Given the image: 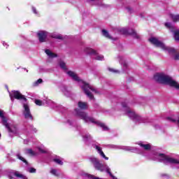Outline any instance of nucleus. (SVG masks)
I'll return each mask as SVG.
<instances>
[{
    "label": "nucleus",
    "instance_id": "nucleus-1",
    "mask_svg": "<svg viewBox=\"0 0 179 179\" xmlns=\"http://www.w3.org/2000/svg\"><path fill=\"white\" fill-rule=\"evenodd\" d=\"M66 73L68 75V76L71 78L73 80L78 83V85L80 86L86 96H87L90 100L94 99L93 94H99V92L97 91V90L80 79V78L78 76V74H76V73H75V71L67 70Z\"/></svg>",
    "mask_w": 179,
    "mask_h": 179
},
{
    "label": "nucleus",
    "instance_id": "nucleus-2",
    "mask_svg": "<svg viewBox=\"0 0 179 179\" xmlns=\"http://www.w3.org/2000/svg\"><path fill=\"white\" fill-rule=\"evenodd\" d=\"M9 96L11 101H13L15 99L17 100H23V115L26 120H33V115H31V113L30 112V107L29 106V103H27V99L20 94L19 91H11L9 92Z\"/></svg>",
    "mask_w": 179,
    "mask_h": 179
},
{
    "label": "nucleus",
    "instance_id": "nucleus-3",
    "mask_svg": "<svg viewBox=\"0 0 179 179\" xmlns=\"http://www.w3.org/2000/svg\"><path fill=\"white\" fill-rule=\"evenodd\" d=\"M148 41H150V43L152 44V45H155L158 48H161L166 52H168V54H169L170 55H173V59H175V61L179 60V52L173 48L166 46V45L163 42L159 41L157 38L151 37L148 39Z\"/></svg>",
    "mask_w": 179,
    "mask_h": 179
},
{
    "label": "nucleus",
    "instance_id": "nucleus-4",
    "mask_svg": "<svg viewBox=\"0 0 179 179\" xmlns=\"http://www.w3.org/2000/svg\"><path fill=\"white\" fill-rule=\"evenodd\" d=\"M154 80L158 82V83H162V85H168L171 87H175L177 90H179V83L173 78L164 74V73H157L154 75Z\"/></svg>",
    "mask_w": 179,
    "mask_h": 179
},
{
    "label": "nucleus",
    "instance_id": "nucleus-5",
    "mask_svg": "<svg viewBox=\"0 0 179 179\" xmlns=\"http://www.w3.org/2000/svg\"><path fill=\"white\" fill-rule=\"evenodd\" d=\"M76 111L77 113V115H78V117L81 120H83L85 122H87V123L91 122L92 124H96V125H97L98 127H100V128H101L103 131H108V127L106 124H104V123L99 120H96V119L93 117H90L87 116V114L85 112H82L78 110H76Z\"/></svg>",
    "mask_w": 179,
    "mask_h": 179
},
{
    "label": "nucleus",
    "instance_id": "nucleus-6",
    "mask_svg": "<svg viewBox=\"0 0 179 179\" xmlns=\"http://www.w3.org/2000/svg\"><path fill=\"white\" fill-rule=\"evenodd\" d=\"M122 110L124 111V114L130 118V120H132L134 121V122H138V124H141L142 122H145V119L143 117L139 116V115L136 114L134 110H131L129 107H128V105H127L126 103H122Z\"/></svg>",
    "mask_w": 179,
    "mask_h": 179
},
{
    "label": "nucleus",
    "instance_id": "nucleus-7",
    "mask_svg": "<svg viewBox=\"0 0 179 179\" xmlns=\"http://www.w3.org/2000/svg\"><path fill=\"white\" fill-rule=\"evenodd\" d=\"M0 118H1V122L3 125L6 128L9 135L10 136H15L17 135L19 131H17V127L15 124H12L8 122L6 117L3 116V112L0 110Z\"/></svg>",
    "mask_w": 179,
    "mask_h": 179
},
{
    "label": "nucleus",
    "instance_id": "nucleus-8",
    "mask_svg": "<svg viewBox=\"0 0 179 179\" xmlns=\"http://www.w3.org/2000/svg\"><path fill=\"white\" fill-rule=\"evenodd\" d=\"M89 160L96 170H99V171H106L108 174H111L108 165L107 164H101L97 157H90Z\"/></svg>",
    "mask_w": 179,
    "mask_h": 179
},
{
    "label": "nucleus",
    "instance_id": "nucleus-9",
    "mask_svg": "<svg viewBox=\"0 0 179 179\" xmlns=\"http://www.w3.org/2000/svg\"><path fill=\"white\" fill-rule=\"evenodd\" d=\"M84 51L86 54H88L89 55H93L94 59L96 61H104V56L102 55H99V53H97V51L94 50L92 48H85Z\"/></svg>",
    "mask_w": 179,
    "mask_h": 179
},
{
    "label": "nucleus",
    "instance_id": "nucleus-10",
    "mask_svg": "<svg viewBox=\"0 0 179 179\" xmlns=\"http://www.w3.org/2000/svg\"><path fill=\"white\" fill-rule=\"evenodd\" d=\"M166 27L167 29H169V30L173 33V37L176 40V41H179V30L178 29H176V27H174L171 23L170 22H166L165 23Z\"/></svg>",
    "mask_w": 179,
    "mask_h": 179
},
{
    "label": "nucleus",
    "instance_id": "nucleus-11",
    "mask_svg": "<svg viewBox=\"0 0 179 179\" xmlns=\"http://www.w3.org/2000/svg\"><path fill=\"white\" fill-rule=\"evenodd\" d=\"M109 148L110 149H122V150H127V152H136V148L135 147H129V146H125V145H110Z\"/></svg>",
    "mask_w": 179,
    "mask_h": 179
},
{
    "label": "nucleus",
    "instance_id": "nucleus-12",
    "mask_svg": "<svg viewBox=\"0 0 179 179\" xmlns=\"http://www.w3.org/2000/svg\"><path fill=\"white\" fill-rule=\"evenodd\" d=\"M120 32L122 34H130L134 38H137V39L141 38V36H139V34H138L136 33V31H135V30H134V29L128 30V29H127V28H122L120 29Z\"/></svg>",
    "mask_w": 179,
    "mask_h": 179
},
{
    "label": "nucleus",
    "instance_id": "nucleus-13",
    "mask_svg": "<svg viewBox=\"0 0 179 179\" xmlns=\"http://www.w3.org/2000/svg\"><path fill=\"white\" fill-rule=\"evenodd\" d=\"M94 149L96 150L97 153L99 155L101 159H104L105 160H108V157L106 156V154H104V152H103L101 147L97 145H94Z\"/></svg>",
    "mask_w": 179,
    "mask_h": 179
},
{
    "label": "nucleus",
    "instance_id": "nucleus-14",
    "mask_svg": "<svg viewBox=\"0 0 179 179\" xmlns=\"http://www.w3.org/2000/svg\"><path fill=\"white\" fill-rule=\"evenodd\" d=\"M52 103V101L48 99H45L43 101L39 100V99H36L35 100V104H36V106H50L51 103Z\"/></svg>",
    "mask_w": 179,
    "mask_h": 179
},
{
    "label": "nucleus",
    "instance_id": "nucleus-15",
    "mask_svg": "<svg viewBox=\"0 0 179 179\" xmlns=\"http://www.w3.org/2000/svg\"><path fill=\"white\" fill-rule=\"evenodd\" d=\"M83 141L85 142V145H89L93 142V138L89 134H85L82 135Z\"/></svg>",
    "mask_w": 179,
    "mask_h": 179
},
{
    "label": "nucleus",
    "instance_id": "nucleus-16",
    "mask_svg": "<svg viewBox=\"0 0 179 179\" xmlns=\"http://www.w3.org/2000/svg\"><path fill=\"white\" fill-rule=\"evenodd\" d=\"M38 37L40 43L45 42V40L47 39V32L45 31H38Z\"/></svg>",
    "mask_w": 179,
    "mask_h": 179
},
{
    "label": "nucleus",
    "instance_id": "nucleus-17",
    "mask_svg": "<svg viewBox=\"0 0 179 179\" xmlns=\"http://www.w3.org/2000/svg\"><path fill=\"white\" fill-rule=\"evenodd\" d=\"M137 144L144 150H150V149L152 148V145L150 144H146L145 143V142L143 141H139L138 143H137Z\"/></svg>",
    "mask_w": 179,
    "mask_h": 179
},
{
    "label": "nucleus",
    "instance_id": "nucleus-18",
    "mask_svg": "<svg viewBox=\"0 0 179 179\" xmlns=\"http://www.w3.org/2000/svg\"><path fill=\"white\" fill-rule=\"evenodd\" d=\"M91 5H96V6H103V1L101 0H87Z\"/></svg>",
    "mask_w": 179,
    "mask_h": 179
},
{
    "label": "nucleus",
    "instance_id": "nucleus-19",
    "mask_svg": "<svg viewBox=\"0 0 179 179\" xmlns=\"http://www.w3.org/2000/svg\"><path fill=\"white\" fill-rule=\"evenodd\" d=\"M11 174L12 176H15V177H17V178L27 179V177H26L24 175L19 171L13 172Z\"/></svg>",
    "mask_w": 179,
    "mask_h": 179
},
{
    "label": "nucleus",
    "instance_id": "nucleus-20",
    "mask_svg": "<svg viewBox=\"0 0 179 179\" xmlns=\"http://www.w3.org/2000/svg\"><path fill=\"white\" fill-rule=\"evenodd\" d=\"M167 121H169V122H173L174 124H177V125L179 127V116L178 117L177 119L173 117H168L166 118Z\"/></svg>",
    "mask_w": 179,
    "mask_h": 179
},
{
    "label": "nucleus",
    "instance_id": "nucleus-21",
    "mask_svg": "<svg viewBox=\"0 0 179 179\" xmlns=\"http://www.w3.org/2000/svg\"><path fill=\"white\" fill-rule=\"evenodd\" d=\"M78 107L80 108V110H87V108L89 107V105H87V103L86 102L79 101Z\"/></svg>",
    "mask_w": 179,
    "mask_h": 179
},
{
    "label": "nucleus",
    "instance_id": "nucleus-22",
    "mask_svg": "<svg viewBox=\"0 0 179 179\" xmlns=\"http://www.w3.org/2000/svg\"><path fill=\"white\" fill-rule=\"evenodd\" d=\"M45 54L48 55V56L49 57V58H55L57 57V54L53 53L52 52H51V50H46L45 51Z\"/></svg>",
    "mask_w": 179,
    "mask_h": 179
},
{
    "label": "nucleus",
    "instance_id": "nucleus-23",
    "mask_svg": "<svg viewBox=\"0 0 179 179\" xmlns=\"http://www.w3.org/2000/svg\"><path fill=\"white\" fill-rule=\"evenodd\" d=\"M27 155H29V156H37V152L31 150V149H27L26 150Z\"/></svg>",
    "mask_w": 179,
    "mask_h": 179
},
{
    "label": "nucleus",
    "instance_id": "nucleus-24",
    "mask_svg": "<svg viewBox=\"0 0 179 179\" xmlns=\"http://www.w3.org/2000/svg\"><path fill=\"white\" fill-rule=\"evenodd\" d=\"M59 65L64 72H66L68 71V69L66 68V64L64 62H59Z\"/></svg>",
    "mask_w": 179,
    "mask_h": 179
},
{
    "label": "nucleus",
    "instance_id": "nucleus-25",
    "mask_svg": "<svg viewBox=\"0 0 179 179\" xmlns=\"http://www.w3.org/2000/svg\"><path fill=\"white\" fill-rule=\"evenodd\" d=\"M17 158L19 159V160H21V162H23V163H25V164H27V161L20 155V153H17L16 154Z\"/></svg>",
    "mask_w": 179,
    "mask_h": 179
},
{
    "label": "nucleus",
    "instance_id": "nucleus-26",
    "mask_svg": "<svg viewBox=\"0 0 179 179\" xmlns=\"http://www.w3.org/2000/svg\"><path fill=\"white\" fill-rule=\"evenodd\" d=\"M102 34L104 36V37H106V38H111V36H110V34H108V31H107L106 29L102 30Z\"/></svg>",
    "mask_w": 179,
    "mask_h": 179
},
{
    "label": "nucleus",
    "instance_id": "nucleus-27",
    "mask_svg": "<svg viewBox=\"0 0 179 179\" xmlns=\"http://www.w3.org/2000/svg\"><path fill=\"white\" fill-rule=\"evenodd\" d=\"M53 162H55V163H57V164H59L60 166H62L64 164V162H62V160H61L60 158H55L53 159Z\"/></svg>",
    "mask_w": 179,
    "mask_h": 179
},
{
    "label": "nucleus",
    "instance_id": "nucleus-28",
    "mask_svg": "<svg viewBox=\"0 0 179 179\" xmlns=\"http://www.w3.org/2000/svg\"><path fill=\"white\" fill-rule=\"evenodd\" d=\"M37 149L41 153H47V149H45V148H44V146L38 147Z\"/></svg>",
    "mask_w": 179,
    "mask_h": 179
},
{
    "label": "nucleus",
    "instance_id": "nucleus-29",
    "mask_svg": "<svg viewBox=\"0 0 179 179\" xmlns=\"http://www.w3.org/2000/svg\"><path fill=\"white\" fill-rule=\"evenodd\" d=\"M41 83H43V79L39 78L33 83V86H38V85H41Z\"/></svg>",
    "mask_w": 179,
    "mask_h": 179
},
{
    "label": "nucleus",
    "instance_id": "nucleus-30",
    "mask_svg": "<svg viewBox=\"0 0 179 179\" xmlns=\"http://www.w3.org/2000/svg\"><path fill=\"white\" fill-rule=\"evenodd\" d=\"M52 37L53 38H57L58 40H62V36L61 34H53L52 35Z\"/></svg>",
    "mask_w": 179,
    "mask_h": 179
},
{
    "label": "nucleus",
    "instance_id": "nucleus-31",
    "mask_svg": "<svg viewBox=\"0 0 179 179\" xmlns=\"http://www.w3.org/2000/svg\"><path fill=\"white\" fill-rule=\"evenodd\" d=\"M171 19L173 22H179V15H171Z\"/></svg>",
    "mask_w": 179,
    "mask_h": 179
},
{
    "label": "nucleus",
    "instance_id": "nucleus-32",
    "mask_svg": "<svg viewBox=\"0 0 179 179\" xmlns=\"http://www.w3.org/2000/svg\"><path fill=\"white\" fill-rule=\"evenodd\" d=\"M108 71H109V72H112V73H120V70L114 69L110 67L108 68Z\"/></svg>",
    "mask_w": 179,
    "mask_h": 179
},
{
    "label": "nucleus",
    "instance_id": "nucleus-33",
    "mask_svg": "<svg viewBox=\"0 0 179 179\" xmlns=\"http://www.w3.org/2000/svg\"><path fill=\"white\" fill-rule=\"evenodd\" d=\"M51 174H52L53 176H55L56 177H58V176H59V173H58V171H57L56 169H52L50 171Z\"/></svg>",
    "mask_w": 179,
    "mask_h": 179
},
{
    "label": "nucleus",
    "instance_id": "nucleus-34",
    "mask_svg": "<svg viewBox=\"0 0 179 179\" xmlns=\"http://www.w3.org/2000/svg\"><path fill=\"white\" fill-rule=\"evenodd\" d=\"M28 173H36V169L34 168H29L27 169Z\"/></svg>",
    "mask_w": 179,
    "mask_h": 179
},
{
    "label": "nucleus",
    "instance_id": "nucleus-35",
    "mask_svg": "<svg viewBox=\"0 0 179 179\" xmlns=\"http://www.w3.org/2000/svg\"><path fill=\"white\" fill-rule=\"evenodd\" d=\"M32 12L34 13H35V15H37V10L34 8V7H32Z\"/></svg>",
    "mask_w": 179,
    "mask_h": 179
},
{
    "label": "nucleus",
    "instance_id": "nucleus-36",
    "mask_svg": "<svg viewBox=\"0 0 179 179\" xmlns=\"http://www.w3.org/2000/svg\"><path fill=\"white\" fill-rule=\"evenodd\" d=\"M127 11H129V12H131V10H132V9H131V8H129V7H127Z\"/></svg>",
    "mask_w": 179,
    "mask_h": 179
},
{
    "label": "nucleus",
    "instance_id": "nucleus-37",
    "mask_svg": "<svg viewBox=\"0 0 179 179\" xmlns=\"http://www.w3.org/2000/svg\"><path fill=\"white\" fill-rule=\"evenodd\" d=\"M3 45L4 47H8V43H5V42H3Z\"/></svg>",
    "mask_w": 179,
    "mask_h": 179
},
{
    "label": "nucleus",
    "instance_id": "nucleus-38",
    "mask_svg": "<svg viewBox=\"0 0 179 179\" xmlns=\"http://www.w3.org/2000/svg\"><path fill=\"white\" fill-rule=\"evenodd\" d=\"M25 71H27V72H29V70H27L26 69H24Z\"/></svg>",
    "mask_w": 179,
    "mask_h": 179
},
{
    "label": "nucleus",
    "instance_id": "nucleus-39",
    "mask_svg": "<svg viewBox=\"0 0 179 179\" xmlns=\"http://www.w3.org/2000/svg\"><path fill=\"white\" fill-rule=\"evenodd\" d=\"M141 17H143V15H141Z\"/></svg>",
    "mask_w": 179,
    "mask_h": 179
},
{
    "label": "nucleus",
    "instance_id": "nucleus-40",
    "mask_svg": "<svg viewBox=\"0 0 179 179\" xmlns=\"http://www.w3.org/2000/svg\"><path fill=\"white\" fill-rule=\"evenodd\" d=\"M34 131L36 132V129H34Z\"/></svg>",
    "mask_w": 179,
    "mask_h": 179
},
{
    "label": "nucleus",
    "instance_id": "nucleus-41",
    "mask_svg": "<svg viewBox=\"0 0 179 179\" xmlns=\"http://www.w3.org/2000/svg\"><path fill=\"white\" fill-rule=\"evenodd\" d=\"M10 179H12V178H10Z\"/></svg>",
    "mask_w": 179,
    "mask_h": 179
},
{
    "label": "nucleus",
    "instance_id": "nucleus-42",
    "mask_svg": "<svg viewBox=\"0 0 179 179\" xmlns=\"http://www.w3.org/2000/svg\"><path fill=\"white\" fill-rule=\"evenodd\" d=\"M0 138H1V134H0Z\"/></svg>",
    "mask_w": 179,
    "mask_h": 179
}]
</instances>
